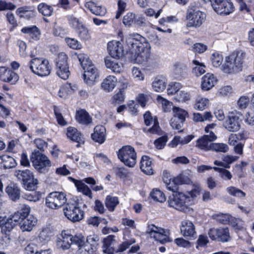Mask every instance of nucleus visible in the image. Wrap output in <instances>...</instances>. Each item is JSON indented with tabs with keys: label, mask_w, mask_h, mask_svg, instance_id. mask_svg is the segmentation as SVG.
I'll use <instances>...</instances> for the list:
<instances>
[{
	"label": "nucleus",
	"mask_w": 254,
	"mask_h": 254,
	"mask_svg": "<svg viewBox=\"0 0 254 254\" xmlns=\"http://www.w3.org/2000/svg\"><path fill=\"white\" fill-rule=\"evenodd\" d=\"M131 60L134 63L142 64L150 58V46L146 38L137 33L126 36Z\"/></svg>",
	"instance_id": "obj_1"
},
{
	"label": "nucleus",
	"mask_w": 254,
	"mask_h": 254,
	"mask_svg": "<svg viewBox=\"0 0 254 254\" xmlns=\"http://www.w3.org/2000/svg\"><path fill=\"white\" fill-rule=\"evenodd\" d=\"M200 191L198 184L194 185V188L187 193L176 192L169 196L168 202L169 205L175 209L184 212L190 210V206L193 204V199L196 197Z\"/></svg>",
	"instance_id": "obj_2"
},
{
	"label": "nucleus",
	"mask_w": 254,
	"mask_h": 254,
	"mask_svg": "<svg viewBox=\"0 0 254 254\" xmlns=\"http://www.w3.org/2000/svg\"><path fill=\"white\" fill-rule=\"evenodd\" d=\"M29 64L31 71L39 76H46L51 73L52 66L49 61L45 58L33 57Z\"/></svg>",
	"instance_id": "obj_3"
},
{
	"label": "nucleus",
	"mask_w": 254,
	"mask_h": 254,
	"mask_svg": "<svg viewBox=\"0 0 254 254\" xmlns=\"http://www.w3.org/2000/svg\"><path fill=\"white\" fill-rule=\"evenodd\" d=\"M243 63L242 54L233 53L226 57L224 64L222 66V71L227 74H232L241 70Z\"/></svg>",
	"instance_id": "obj_4"
},
{
	"label": "nucleus",
	"mask_w": 254,
	"mask_h": 254,
	"mask_svg": "<svg viewBox=\"0 0 254 254\" xmlns=\"http://www.w3.org/2000/svg\"><path fill=\"white\" fill-rule=\"evenodd\" d=\"M186 19L188 21L187 24L188 27H199L206 19V14L203 12L198 10L193 5L189 6Z\"/></svg>",
	"instance_id": "obj_5"
},
{
	"label": "nucleus",
	"mask_w": 254,
	"mask_h": 254,
	"mask_svg": "<svg viewBox=\"0 0 254 254\" xmlns=\"http://www.w3.org/2000/svg\"><path fill=\"white\" fill-rule=\"evenodd\" d=\"M30 160L34 168L40 173H47L51 166L49 159L39 151H34L32 153Z\"/></svg>",
	"instance_id": "obj_6"
},
{
	"label": "nucleus",
	"mask_w": 254,
	"mask_h": 254,
	"mask_svg": "<svg viewBox=\"0 0 254 254\" xmlns=\"http://www.w3.org/2000/svg\"><path fill=\"white\" fill-rule=\"evenodd\" d=\"M65 216L72 222H77L84 217V211L79 207L78 203L72 200L67 202L63 208Z\"/></svg>",
	"instance_id": "obj_7"
},
{
	"label": "nucleus",
	"mask_w": 254,
	"mask_h": 254,
	"mask_svg": "<svg viewBox=\"0 0 254 254\" xmlns=\"http://www.w3.org/2000/svg\"><path fill=\"white\" fill-rule=\"evenodd\" d=\"M118 158L124 164L133 167L136 163V153L133 147L127 145L122 147L117 152Z\"/></svg>",
	"instance_id": "obj_8"
},
{
	"label": "nucleus",
	"mask_w": 254,
	"mask_h": 254,
	"mask_svg": "<svg viewBox=\"0 0 254 254\" xmlns=\"http://www.w3.org/2000/svg\"><path fill=\"white\" fill-rule=\"evenodd\" d=\"M68 23L74 28L80 40L89 41L91 39V33L78 18L73 16L68 17Z\"/></svg>",
	"instance_id": "obj_9"
},
{
	"label": "nucleus",
	"mask_w": 254,
	"mask_h": 254,
	"mask_svg": "<svg viewBox=\"0 0 254 254\" xmlns=\"http://www.w3.org/2000/svg\"><path fill=\"white\" fill-rule=\"evenodd\" d=\"M146 232L156 241L161 244L172 241L169 238L170 231L168 230L158 227L154 224L148 225Z\"/></svg>",
	"instance_id": "obj_10"
},
{
	"label": "nucleus",
	"mask_w": 254,
	"mask_h": 254,
	"mask_svg": "<svg viewBox=\"0 0 254 254\" xmlns=\"http://www.w3.org/2000/svg\"><path fill=\"white\" fill-rule=\"evenodd\" d=\"M66 201V194L64 192L54 191L47 196L46 205L50 208L57 209L64 204Z\"/></svg>",
	"instance_id": "obj_11"
},
{
	"label": "nucleus",
	"mask_w": 254,
	"mask_h": 254,
	"mask_svg": "<svg viewBox=\"0 0 254 254\" xmlns=\"http://www.w3.org/2000/svg\"><path fill=\"white\" fill-rule=\"evenodd\" d=\"M56 72L62 79H67L70 74L67 64V57L64 53H60L56 61Z\"/></svg>",
	"instance_id": "obj_12"
},
{
	"label": "nucleus",
	"mask_w": 254,
	"mask_h": 254,
	"mask_svg": "<svg viewBox=\"0 0 254 254\" xmlns=\"http://www.w3.org/2000/svg\"><path fill=\"white\" fill-rule=\"evenodd\" d=\"M208 234L209 238L213 241L226 243L231 240L229 229L228 227H219L211 228Z\"/></svg>",
	"instance_id": "obj_13"
},
{
	"label": "nucleus",
	"mask_w": 254,
	"mask_h": 254,
	"mask_svg": "<svg viewBox=\"0 0 254 254\" xmlns=\"http://www.w3.org/2000/svg\"><path fill=\"white\" fill-rule=\"evenodd\" d=\"M214 10L220 15H229L234 9L233 4L230 1H210Z\"/></svg>",
	"instance_id": "obj_14"
},
{
	"label": "nucleus",
	"mask_w": 254,
	"mask_h": 254,
	"mask_svg": "<svg viewBox=\"0 0 254 254\" xmlns=\"http://www.w3.org/2000/svg\"><path fill=\"white\" fill-rule=\"evenodd\" d=\"M0 80L12 85L15 84L19 80V75L9 67L0 66Z\"/></svg>",
	"instance_id": "obj_15"
},
{
	"label": "nucleus",
	"mask_w": 254,
	"mask_h": 254,
	"mask_svg": "<svg viewBox=\"0 0 254 254\" xmlns=\"http://www.w3.org/2000/svg\"><path fill=\"white\" fill-rule=\"evenodd\" d=\"M224 127L228 131L236 132L240 128L239 117L235 112L230 113L223 124Z\"/></svg>",
	"instance_id": "obj_16"
},
{
	"label": "nucleus",
	"mask_w": 254,
	"mask_h": 254,
	"mask_svg": "<svg viewBox=\"0 0 254 254\" xmlns=\"http://www.w3.org/2000/svg\"><path fill=\"white\" fill-rule=\"evenodd\" d=\"M145 125L149 126L153 124V126L148 129L147 132L151 134H159L160 127L159 126L158 119L156 116L153 117L150 112L147 111L143 115Z\"/></svg>",
	"instance_id": "obj_17"
},
{
	"label": "nucleus",
	"mask_w": 254,
	"mask_h": 254,
	"mask_svg": "<svg viewBox=\"0 0 254 254\" xmlns=\"http://www.w3.org/2000/svg\"><path fill=\"white\" fill-rule=\"evenodd\" d=\"M84 70V80L88 84H92L99 76V72L96 67L92 64L83 68Z\"/></svg>",
	"instance_id": "obj_18"
},
{
	"label": "nucleus",
	"mask_w": 254,
	"mask_h": 254,
	"mask_svg": "<svg viewBox=\"0 0 254 254\" xmlns=\"http://www.w3.org/2000/svg\"><path fill=\"white\" fill-rule=\"evenodd\" d=\"M100 238L95 234L87 237L86 243L90 245V248L87 245L85 247V252L88 254H98L97 250L99 245Z\"/></svg>",
	"instance_id": "obj_19"
},
{
	"label": "nucleus",
	"mask_w": 254,
	"mask_h": 254,
	"mask_svg": "<svg viewBox=\"0 0 254 254\" xmlns=\"http://www.w3.org/2000/svg\"><path fill=\"white\" fill-rule=\"evenodd\" d=\"M108 50L110 55L115 59L119 58L123 55V47L119 41H110L108 43Z\"/></svg>",
	"instance_id": "obj_20"
},
{
	"label": "nucleus",
	"mask_w": 254,
	"mask_h": 254,
	"mask_svg": "<svg viewBox=\"0 0 254 254\" xmlns=\"http://www.w3.org/2000/svg\"><path fill=\"white\" fill-rule=\"evenodd\" d=\"M70 234L68 231L63 230L58 237L57 245L58 247L63 250H66L70 248L71 242L70 241Z\"/></svg>",
	"instance_id": "obj_21"
},
{
	"label": "nucleus",
	"mask_w": 254,
	"mask_h": 254,
	"mask_svg": "<svg viewBox=\"0 0 254 254\" xmlns=\"http://www.w3.org/2000/svg\"><path fill=\"white\" fill-rule=\"evenodd\" d=\"M65 134L68 139L77 143V147H79L80 144L84 142L81 132L74 127H67L65 130Z\"/></svg>",
	"instance_id": "obj_22"
},
{
	"label": "nucleus",
	"mask_w": 254,
	"mask_h": 254,
	"mask_svg": "<svg viewBox=\"0 0 254 254\" xmlns=\"http://www.w3.org/2000/svg\"><path fill=\"white\" fill-rule=\"evenodd\" d=\"M30 212V207L29 205L26 204L21 205L19 210L15 212L12 215L9 217L11 221L15 222L16 225L17 223L22 221L24 217L27 216Z\"/></svg>",
	"instance_id": "obj_23"
},
{
	"label": "nucleus",
	"mask_w": 254,
	"mask_h": 254,
	"mask_svg": "<svg viewBox=\"0 0 254 254\" xmlns=\"http://www.w3.org/2000/svg\"><path fill=\"white\" fill-rule=\"evenodd\" d=\"M180 229L181 234L184 237L193 238L196 235L193 224L188 220H184L182 221Z\"/></svg>",
	"instance_id": "obj_24"
},
{
	"label": "nucleus",
	"mask_w": 254,
	"mask_h": 254,
	"mask_svg": "<svg viewBox=\"0 0 254 254\" xmlns=\"http://www.w3.org/2000/svg\"><path fill=\"white\" fill-rule=\"evenodd\" d=\"M106 130L103 126H97L94 128V132L91 134V138L94 141L100 144L106 140Z\"/></svg>",
	"instance_id": "obj_25"
},
{
	"label": "nucleus",
	"mask_w": 254,
	"mask_h": 254,
	"mask_svg": "<svg viewBox=\"0 0 254 254\" xmlns=\"http://www.w3.org/2000/svg\"><path fill=\"white\" fill-rule=\"evenodd\" d=\"M85 6L96 15L103 16L106 12L105 7L94 1H87L85 3Z\"/></svg>",
	"instance_id": "obj_26"
},
{
	"label": "nucleus",
	"mask_w": 254,
	"mask_h": 254,
	"mask_svg": "<svg viewBox=\"0 0 254 254\" xmlns=\"http://www.w3.org/2000/svg\"><path fill=\"white\" fill-rule=\"evenodd\" d=\"M68 179L74 183L79 192H81L84 195L88 196L90 198H92V193L91 190L82 181L76 180L71 177H68Z\"/></svg>",
	"instance_id": "obj_27"
},
{
	"label": "nucleus",
	"mask_w": 254,
	"mask_h": 254,
	"mask_svg": "<svg viewBox=\"0 0 254 254\" xmlns=\"http://www.w3.org/2000/svg\"><path fill=\"white\" fill-rule=\"evenodd\" d=\"M37 219L32 215H28L24 217L22 222L20 223V228L22 231H31L36 225Z\"/></svg>",
	"instance_id": "obj_28"
},
{
	"label": "nucleus",
	"mask_w": 254,
	"mask_h": 254,
	"mask_svg": "<svg viewBox=\"0 0 254 254\" xmlns=\"http://www.w3.org/2000/svg\"><path fill=\"white\" fill-rule=\"evenodd\" d=\"M5 191L9 198L12 201H16L20 197L21 190L17 184L11 183L7 186Z\"/></svg>",
	"instance_id": "obj_29"
},
{
	"label": "nucleus",
	"mask_w": 254,
	"mask_h": 254,
	"mask_svg": "<svg viewBox=\"0 0 254 254\" xmlns=\"http://www.w3.org/2000/svg\"><path fill=\"white\" fill-rule=\"evenodd\" d=\"M76 120L77 122L85 126L90 125L92 122V118L89 113L84 109L76 111Z\"/></svg>",
	"instance_id": "obj_30"
},
{
	"label": "nucleus",
	"mask_w": 254,
	"mask_h": 254,
	"mask_svg": "<svg viewBox=\"0 0 254 254\" xmlns=\"http://www.w3.org/2000/svg\"><path fill=\"white\" fill-rule=\"evenodd\" d=\"M201 88L203 90L207 91L212 88L217 80L212 73H208L204 75L201 79Z\"/></svg>",
	"instance_id": "obj_31"
},
{
	"label": "nucleus",
	"mask_w": 254,
	"mask_h": 254,
	"mask_svg": "<svg viewBox=\"0 0 254 254\" xmlns=\"http://www.w3.org/2000/svg\"><path fill=\"white\" fill-rule=\"evenodd\" d=\"M16 12L19 15V17L27 19L34 17L37 13L35 8L33 6H25L18 8Z\"/></svg>",
	"instance_id": "obj_32"
},
{
	"label": "nucleus",
	"mask_w": 254,
	"mask_h": 254,
	"mask_svg": "<svg viewBox=\"0 0 254 254\" xmlns=\"http://www.w3.org/2000/svg\"><path fill=\"white\" fill-rule=\"evenodd\" d=\"M140 168L141 171L146 175H151L153 174L152 161L147 156L142 157Z\"/></svg>",
	"instance_id": "obj_33"
},
{
	"label": "nucleus",
	"mask_w": 254,
	"mask_h": 254,
	"mask_svg": "<svg viewBox=\"0 0 254 254\" xmlns=\"http://www.w3.org/2000/svg\"><path fill=\"white\" fill-rule=\"evenodd\" d=\"M167 84L166 79L162 76H158L155 77L152 83V87L153 90L159 92L164 91Z\"/></svg>",
	"instance_id": "obj_34"
},
{
	"label": "nucleus",
	"mask_w": 254,
	"mask_h": 254,
	"mask_svg": "<svg viewBox=\"0 0 254 254\" xmlns=\"http://www.w3.org/2000/svg\"><path fill=\"white\" fill-rule=\"evenodd\" d=\"M117 83V79L115 76L109 75L104 79L101 87L104 90L110 92L115 88Z\"/></svg>",
	"instance_id": "obj_35"
},
{
	"label": "nucleus",
	"mask_w": 254,
	"mask_h": 254,
	"mask_svg": "<svg viewBox=\"0 0 254 254\" xmlns=\"http://www.w3.org/2000/svg\"><path fill=\"white\" fill-rule=\"evenodd\" d=\"M212 143L209 140L208 135H204L197 140L195 146L204 151L211 150Z\"/></svg>",
	"instance_id": "obj_36"
},
{
	"label": "nucleus",
	"mask_w": 254,
	"mask_h": 254,
	"mask_svg": "<svg viewBox=\"0 0 254 254\" xmlns=\"http://www.w3.org/2000/svg\"><path fill=\"white\" fill-rule=\"evenodd\" d=\"M16 163L15 159L7 155H3L0 157V167L4 169H10L14 167Z\"/></svg>",
	"instance_id": "obj_37"
},
{
	"label": "nucleus",
	"mask_w": 254,
	"mask_h": 254,
	"mask_svg": "<svg viewBox=\"0 0 254 254\" xmlns=\"http://www.w3.org/2000/svg\"><path fill=\"white\" fill-rule=\"evenodd\" d=\"M173 70L174 76L176 79H181L186 75V66L180 63H175Z\"/></svg>",
	"instance_id": "obj_38"
},
{
	"label": "nucleus",
	"mask_w": 254,
	"mask_h": 254,
	"mask_svg": "<svg viewBox=\"0 0 254 254\" xmlns=\"http://www.w3.org/2000/svg\"><path fill=\"white\" fill-rule=\"evenodd\" d=\"M16 176L22 183L27 182L34 178L32 172L29 170H18L16 172Z\"/></svg>",
	"instance_id": "obj_39"
},
{
	"label": "nucleus",
	"mask_w": 254,
	"mask_h": 254,
	"mask_svg": "<svg viewBox=\"0 0 254 254\" xmlns=\"http://www.w3.org/2000/svg\"><path fill=\"white\" fill-rule=\"evenodd\" d=\"M213 116L210 112H205L203 115L199 113H194L192 114V120L196 123L211 121Z\"/></svg>",
	"instance_id": "obj_40"
},
{
	"label": "nucleus",
	"mask_w": 254,
	"mask_h": 254,
	"mask_svg": "<svg viewBox=\"0 0 254 254\" xmlns=\"http://www.w3.org/2000/svg\"><path fill=\"white\" fill-rule=\"evenodd\" d=\"M105 63L108 68L111 69L113 72L120 73L123 70L122 64H119L111 58H106L105 60Z\"/></svg>",
	"instance_id": "obj_41"
},
{
	"label": "nucleus",
	"mask_w": 254,
	"mask_h": 254,
	"mask_svg": "<svg viewBox=\"0 0 254 254\" xmlns=\"http://www.w3.org/2000/svg\"><path fill=\"white\" fill-rule=\"evenodd\" d=\"M115 236L114 235H109L103 240V252L107 254H112V248L111 246L113 242L115 241Z\"/></svg>",
	"instance_id": "obj_42"
},
{
	"label": "nucleus",
	"mask_w": 254,
	"mask_h": 254,
	"mask_svg": "<svg viewBox=\"0 0 254 254\" xmlns=\"http://www.w3.org/2000/svg\"><path fill=\"white\" fill-rule=\"evenodd\" d=\"M209 103V101L207 98L199 97L195 100L193 107L195 110L203 111L208 107Z\"/></svg>",
	"instance_id": "obj_43"
},
{
	"label": "nucleus",
	"mask_w": 254,
	"mask_h": 254,
	"mask_svg": "<svg viewBox=\"0 0 254 254\" xmlns=\"http://www.w3.org/2000/svg\"><path fill=\"white\" fill-rule=\"evenodd\" d=\"M212 217L214 219L216 220L217 222L222 224H229L231 220L233 218L232 217L228 214L220 213L213 214Z\"/></svg>",
	"instance_id": "obj_44"
},
{
	"label": "nucleus",
	"mask_w": 254,
	"mask_h": 254,
	"mask_svg": "<svg viewBox=\"0 0 254 254\" xmlns=\"http://www.w3.org/2000/svg\"><path fill=\"white\" fill-rule=\"evenodd\" d=\"M119 201L118 197L108 195L105 200V204L110 211H114L115 207L119 204Z\"/></svg>",
	"instance_id": "obj_45"
},
{
	"label": "nucleus",
	"mask_w": 254,
	"mask_h": 254,
	"mask_svg": "<svg viewBox=\"0 0 254 254\" xmlns=\"http://www.w3.org/2000/svg\"><path fill=\"white\" fill-rule=\"evenodd\" d=\"M54 114L58 124L61 126H65L67 125V122L64 119L62 114L61 108L56 106H54Z\"/></svg>",
	"instance_id": "obj_46"
},
{
	"label": "nucleus",
	"mask_w": 254,
	"mask_h": 254,
	"mask_svg": "<svg viewBox=\"0 0 254 254\" xmlns=\"http://www.w3.org/2000/svg\"><path fill=\"white\" fill-rule=\"evenodd\" d=\"M22 197L29 201L36 202L40 200L41 195L39 192L29 191L23 193Z\"/></svg>",
	"instance_id": "obj_47"
},
{
	"label": "nucleus",
	"mask_w": 254,
	"mask_h": 254,
	"mask_svg": "<svg viewBox=\"0 0 254 254\" xmlns=\"http://www.w3.org/2000/svg\"><path fill=\"white\" fill-rule=\"evenodd\" d=\"M173 116L185 122L188 113L185 110L177 107L173 108Z\"/></svg>",
	"instance_id": "obj_48"
},
{
	"label": "nucleus",
	"mask_w": 254,
	"mask_h": 254,
	"mask_svg": "<svg viewBox=\"0 0 254 254\" xmlns=\"http://www.w3.org/2000/svg\"><path fill=\"white\" fill-rule=\"evenodd\" d=\"M38 9L39 12L45 16H50L53 12L52 7L45 3H40L38 6Z\"/></svg>",
	"instance_id": "obj_49"
},
{
	"label": "nucleus",
	"mask_w": 254,
	"mask_h": 254,
	"mask_svg": "<svg viewBox=\"0 0 254 254\" xmlns=\"http://www.w3.org/2000/svg\"><path fill=\"white\" fill-rule=\"evenodd\" d=\"M70 241L71 244H74L78 246V247H82L84 245L85 239L82 234H76L74 236L70 234Z\"/></svg>",
	"instance_id": "obj_50"
},
{
	"label": "nucleus",
	"mask_w": 254,
	"mask_h": 254,
	"mask_svg": "<svg viewBox=\"0 0 254 254\" xmlns=\"http://www.w3.org/2000/svg\"><path fill=\"white\" fill-rule=\"evenodd\" d=\"M152 198L160 202H164L166 200V196L164 193L159 190H153L150 193Z\"/></svg>",
	"instance_id": "obj_51"
},
{
	"label": "nucleus",
	"mask_w": 254,
	"mask_h": 254,
	"mask_svg": "<svg viewBox=\"0 0 254 254\" xmlns=\"http://www.w3.org/2000/svg\"><path fill=\"white\" fill-rule=\"evenodd\" d=\"M229 149V146L227 144L223 143H212L211 144V150L216 152L226 153Z\"/></svg>",
	"instance_id": "obj_52"
},
{
	"label": "nucleus",
	"mask_w": 254,
	"mask_h": 254,
	"mask_svg": "<svg viewBox=\"0 0 254 254\" xmlns=\"http://www.w3.org/2000/svg\"><path fill=\"white\" fill-rule=\"evenodd\" d=\"M211 61L213 66L217 67L221 65L223 57L219 52H216L212 54Z\"/></svg>",
	"instance_id": "obj_53"
},
{
	"label": "nucleus",
	"mask_w": 254,
	"mask_h": 254,
	"mask_svg": "<svg viewBox=\"0 0 254 254\" xmlns=\"http://www.w3.org/2000/svg\"><path fill=\"white\" fill-rule=\"evenodd\" d=\"M173 182L176 185H181L190 184L191 182L188 176L181 174L173 179Z\"/></svg>",
	"instance_id": "obj_54"
},
{
	"label": "nucleus",
	"mask_w": 254,
	"mask_h": 254,
	"mask_svg": "<svg viewBox=\"0 0 254 254\" xmlns=\"http://www.w3.org/2000/svg\"><path fill=\"white\" fill-rule=\"evenodd\" d=\"M184 123L185 122L173 116L170 120V124L173 129L178 130L179 132H182L183 131L182 128Z\"/></svg>",
	"instance_id": "obj_55"
},
{
	"label": "nucleus",
	"mask_w": 254,
	"mask_h": 254,
	"mask_svg": "<svg viewBox=\"0 0 254 254\" xmlns=\"http://www.w3.org/2000/svg\"><path fill=\"white\" fill-rule=\"evenodd\" d=\"M226 190L229 194L235 197L243 198L246 196V193L244 191L234 187H229L226 189Z\"/></svg>",
	"instance_id": "obj_56"
},
{
	"label": "nucleus",
	"mask_w": 254,
	"mask_h": 254,
	"mask_svg": "<svg viewBox=\"0 0 254 254\" xmlns=\"http://www.w3.org/2000/svg\"><path fill=\"white\" fill-rule=\"evenodd\" d=\"M193 63L196 65L193 68L192 73L196 76H199L203 74L205 70V65L200 64L197 61L194 60L193 61Z\"/></svg>",
	"instance_id": "obj_57"
},
{
	"label": "nucleus",
	"mask_w": 254,
	"mask_h": 254,
	"mask_svg": "<svg viewBox=\"0 0 254 254\" xmlns=\"http://www.w3.org/2000/svg\"><path fill=\"white\" fill-rule=\"evenodd\" d=\"M182 85L181 83L177 82H172L169 84L168 88L167 89V93L168 95H173L175 93H177L180 91L179 90L181 88Z\"/></svg>",
	"instance_id": "obj_58"
},
{
	"label": "nucleus",
	"mask_w": 254,
	"mask_h": 254,
	"mask_svg": "<svg viewBox=\"0 0 254 254\" xmlns=\"http://www.w3.org/2000/svg\"><path fill=\"white\" fill-rule=\"evenodd\" d=\"M127 5L125 1H118V9L115 18L119 19L126 10H127Z\"/></svg>",
	"instance_id": "obj_59"
},
{
	"label": "nucleus",
	"mask_w": 254,
	"mask_h": 254,
	"mask_svg": "<svg viewBox=\"0 0 254 254\" xmlns=\"http://www.w3.org/2000/svg\"><path fill=\"white\" fill-rule=\"evenodd\" d=\"M38 184V180L34 178L30 179V181H28L27 182L22 183L24 188L29 191H33L35 190Z\"/></svg>",
	"instance_id": "obj_60"
},
{
	"label": "nucleus",
	"mask_w": 254,
	"mask_h": 254,
	"mask_svg": "<svg viewBox=\"0 0 254 254\" xmlns=\"http://www.w3.org/2000/svg\"><path fill=\"white\" fill-rule=\"evenodd\" d=\"M239 157L237 156L230 155H224L222 157V160L225 164V168H230V165L234 162L237 161Z\"/></svg>",
	"instance_id": "obj_61"
},
{
	"label": "nucleus",
	"mask_w": 254,
	"mask_h": 254,
	"mask_svg": "<svg viewBox=\"0 0 254 254\" xmlns=\"http://www.w3.org/2000/svg\"><path fill=\"white\" fill-rule=\"evenodd\" d=\"M135 243V240L133 238L127 239L119 245L117 252H123L126 251L132 244Z\"/></svg>",
	"instance_id": "obj_62"
},
{
	"label": "nucleus",
	"mask_w": 254,
	"mask_h": 254,
	"mask_svg": "<svg viewBox=\"0 0 254 254\" xmlns=\"http://www.w3.org/2000/svg\"><path fill=\"white\" fill-rule=\"evenodd\" d=\"M175 98L178 102H183L189 100L190 96L187 92L182 90L177 93Z\"/></svg>",
	"instance_id": "obj_63"
},
{
	"label": "nucleus",
	"mask_w": 254,
	"mask_h": 254,
	"mask_svg": "<svg viewBox=\"0 0 254 254\" xmlns=\"http://www.w3.org/2000/svg\"><path fill=\"white\" fill-rule=\"evenodd\" d=\"M134 20V13L128 12L124 16L123 22L126 26L129 27L133 24Z\"/></svg>",
	"instance_id": "obj_64"
}]
</instances>
